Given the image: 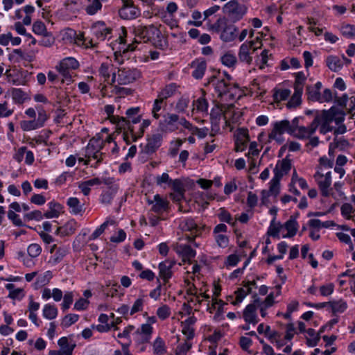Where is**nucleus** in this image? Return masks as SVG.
I'll return each mask as SVG.
<instances>
[{
	"mask_svg": "<svg viewBox=\"0 0 355 355\" xmlns=\"http://www.w3.org/2000/svg\"><path fill=\"white\" fill-rule=\"evenodd\" d=\"M283 228L287 231V234L282 236L283 238L293 237L296 234L298 229L297 222L291 217L283 225Z\"/></svg>",
	"mask_w": 355,
	"mask_h": 355,
	"instance_id": "72a5a7b5",
	"label": "nucleus"
},
{
	"mask_svg": "<svg viewBox=\"0 0 355 355\" xmlns=\"http://www.w3.org/2000/svg\"><path fill=\"white\" fill-rule=\"evenodd\" d=\"M153 352L157 355H164L166 353L167 347L164 340L161 337H157L152 344Z\"/></svg>",
	"mask_w": 355,
	"mask_h": 355,
	"instance_id": "e433bc0d",
	"label": "nucleus"
},
{
	"mask_svg": "<svg viewBox=\"0 0 355 355\" xmlns=\"http://www.w3.org/2000/svg\"><path fill=\"white\" fill-rule=\"evenodd\" d=\"M102 8V3L100 0L89 1V4L85 7L86 12L89 15H94L101 10Z\"/></svg>",
	"mask_w": 355,
	"mask_h": 355,
	"instance_id": "603ef678",
	"label": "nucleus"
},
{
	"mask_svg": "<svg viewBox=\"0 0 355 355\" xmlns=\"http://www.w3.org/2000/svg\"><path fill=\"white\" fill-rule=\"evenodd\" d=\"M257 307L254 301L252 303L246 306L243 311V318L246 323L252 324L254 325L258 323L259 319L257 314Z\"/></svg>",
	"mask_w": 355,
	"mask_h": 355,
	"instance_id": "a878e982",
	"label": "nucleus"
},
{
	"mask_svg": "<svg viewBox=\"0 0 355 355\" xmlns=\"http://www.w3.org/2000/svg\"><path fill=\"white\" fill-rule=\"evenodd\" d=\"M291 95V90L288 89L279 88L275 89L273 93V99L275 102H281L286 100Z\"/></svg>",
	"mask_w": 355,
	"mask_h": 355,
	"instance_id": "49530a36",
	"label": "nucleus"
},
{
	"mask_svg": "<svg viewBox=\"0 0 355 355\" xmlns=\"http://www.w3.org/2000/svg\"><path fill=\"white\" fill-rule=\"evenodd\" d=\"M227 227L223 223L215 226L213 230V236L217 245L221 248H225L229 244V238L226 235Z\"/></svg>",
	"mask_w": 355,
	"mask_h": 355,
	"instance_id": "2eb2a0df",
	"label": "nucleus"
},
{
	"mask_svg": "<svg viewBox=\"0 0 355 355\" xmlns=\"http://www.w3.org/2000/svg\"><path fill=\"white\" fill-rule=\"evenodd\" d=\"M254 281L248 282L243 287L238 288L235 292V297L230 296L228 300L234 305L240 304L247 295L252 293V289L255 287Z\"/></svg>",
	"mask_w": 355,
	"mask_h": 355,
	"instance_id": "412c9836",
	"label": "nucleus"
},
{
	"mask_svg": "<svg viewBox=\"0 0 355 355\" xmlns=\"http://www.w3.org/2000/svg\"><path fill=\"white\" fill-rule=\"evenodd\" d=\"M302 86L300 83H297L295 92L291 96V99L288 101L286 107L288 109H294L298 107L302 103Z\"/></svg>",
	"mask_w": 355,
	"mask_h": 355,
	"instance_id": "7c9ffc66",
	"label": "nucleus"
},
{
	"mask_svg": "<svg viewBox=\"0 0 355 355\" xmlns=\"http://www.w3.org/2000/svg\"><path fill=\"white\" fill-rule=\"evenodd\" d=\"M178 89V85L175 83H170L166 85L161 91L158 93L157 96L165 101L168 98L173 96Z\"/></svg>",
	"mask_w": 355,
	"mask_h": 355,
	"instance_id": "c9c22d12",
	"label": "nucleus"
},
{
	"mask_svg": "<svg viewBox=\"0 0 355 355\" xmlns=\"http://www.w3.org/2000/svg\"><path fill=\"white\" fill-rule=\"evenodd\" d=\"M225 105H216L215 107L212 108L210 116H211V122L213 128L216 129H219V122L220 118L223 117V112Z\"/></svg>",
	"mask_w": 355,
	"mask_h": 355,
	"instance_id": "2f4dec72",
	"label": "nucleus"
},
{
	"mask_svg": "<svg viewBox=\"0 0 355 355\" xmlns=\"http://www.w3.org/2000/svg\"><path fill=\"white\" fill-rule=\"evenodd\" d=\"M194 68L192 76L196 79H200L205 74L206 70V62L205 61H195L192 63Z\"/></svg>",
	"mask_w": 355,
	"mask_h": 355,
	"instance_id": "4c0bfd02",
	"label": "nucleus"
},
{
	"mask_svg": "<svg viewBox=\"0 0 355 355\" xmlns=\"http://www.w3.org/2000/svg\"><path fill=\"white\" fill-rule=\"evenodd\" d=\"M109 316L106 314L102 313L98 317V322H100L96 327V330L98 332H107L110 330V324L108 323Z\"/></svg>",
	"mask_w": 355,
	"mask_h": 355,
	"instance_id": "a18cd8bd",
	"label": "nucleus"
},
{
	"mask_svg": "<svg viewBox=\"0 0 355 355\" xmlns=\"http://www.w3.org/2000/svg\"><path fill=\"white\" fill-rule=\"evenodd\" d=\"M58 345L60 347V351L63 352L65 355H71L72 352L76 346L75 344L69 343L67 337H62L59 339Z\"/></svg>",
	"mask_w": 355,
	"mask_h": 355,
	"instance_id": "79ce46f5",
	"label": "nucleus"
},
{
	"mask_svg": "<svg viewBox=\"0 0 355 355\" xmlns=\"http://www.w3.org/2000/svg\"><path fill=\"white\" fill-rule=\"evenodd\" d=\"M80 67L79 62L73 57H67L59 62L55 67L57 71L66 79H70V71L76 70Z\"/></svg>",
	"mask_w": 355,
	"mask_h": 355,
	"instance_id": "f8f14e48",
	"label": "nucleus"
},
{
	"mask_svg": "<svg viewBox=\"0 0 355 355\" xmlns=\"http://www.w3.org/2000/svg\"><path fill=\"white\" fill-rule=\"evenodd\" d=\"M247 10L245 5L239 3L236 0H231L223 7V13L233 21L242 19Z\"/></svg>",
	"mask_w": 355,
	"mask_h": 355,
	"instance_id": "423d86ee",
	"label": "nucleus"
},
{
	"mask_svg": "<svg viewBox=\"0 0 355 355\" xmlns=\"http://www.w3.org/2000/svg\"><path fill=\"white\" fill-rule=\"evenodd\" d=\"M111 180L110 179H103V177L100 178H94L89 179L88 180L80 182L78 183V188L80 189L81 192L84 196H88L91 191V187L94 186H98L101 184H110Z\"/></svg>",
	"mask_w": 355,
	"mask_h": 355,
	"instance_id": "b1692460",
	"label": "nucleus"
},
{
	"mask_svg": "<svg viewBox=\"0 0 355 355\" xmlns=\"http://www.w3.org/2000/svg\"><path fill=\"white\" fill-rule=\"evenodd\" d=\"M8 59L10 62L13 63H18L25 59V55L21 49H14L9 54Z\"/></svg>",
	"mask_w": 355,
	"mask_h": 355,
	"instance_id": "052dcab7",
	"label": "nucleus"
},
{
	"mask_svg": "<svg viewBox=\"0 0 355 355\" xmlns=\"http://www.w3.org/2000/svg\"><path fill=\"white\" fill-rule=\"evenodd\" d=\"M162 135L161 133H154L148 138L146 148L148 151L153 152L158 148L162 144Z\"/></svg>",
	"mask_w": 355,
	"mask_h": 355,
	"instance_id": "473e14b6",
	"label": "nucleus"
},
{
	"mask_svg": "<svg viewBox=\"0 0 355 355\" xmlns=\"http://www.w3.org/2000/svg\"><path fill=\"white\" fill-rule=\"evenodd\" d=\"M180 227L182 232H185V237L190 242L193 241L195 238L202 232L201 228L192 218H186L182 220Z\"/></svg>",
	"mask_w": 355,
	"mask_h": 355,
	"instance_id": "9d476101",
	"label": "nucleus"
},
{
	"mask_svg": "<svg viewBox=\"0 0 355 355\" xmlns=\"http://www.w3.org/2000/svg\"><path fill=\"white\" fill-rule=\"evenodd\" d=\"M171 309L166 304L162 305L157 309L156 311L157 317L162 320L167 319L171 315Z\"/></svg>",
	"mask_w": 355,
	"mask_h": 355,
	"instance_id": "e2e57ef3",
	"label": "nucleus"
},
{
	"mask_svg": "<svg viewBox=\"0 0 355 355\" xmlns=\"http://www.w3.org/2000/svg\"><path fill=\"white\" fill-rule=\"evenodd\" d=\"M175 261L166 259L159 264V276L166 282L172 276V268L175 266Z\"/></svg>",
	"mask_w": 355,
	"mask_h": 355,
	"instance_id": "bb28decb",
	"label": "nucleus"
},
{
	"mask_svg": "<svg viewBox=\"0 0 355 355\" xmlns=\"http://www.w3.org/2000/svg\"><path fill=\"white\" fill-rule=\"evenodd\" d=\"M153 328L149 324H142L133 334L134 339L138 344L147 343L151 339Z\"/></svg>",
	"mask_w": 355,
	"mask_h": 355,
	"instance_id": "f3484780",
	"label": "nucleus"
},
{
	"mask_svg": "<svg viewBox=\"0 0 355 355\" xmlns=\"http://www.w3.org/2000/svg\"><path fill=\"white\" fill-rule=\"evenodd\" d=\"M306 344L309 347H315L320 341V332H316L313 329H308L306 331Z\"/></svg>",
	"mask_w": 355,
	"mask_h": 355,
	"instance_id": "58836bf2",
	"label": "nucleus"
},
{
	"mask_svg": "<svg viewBox=\"0 0 355 355\" xmlns=\"http://www.w3.org/2000/svg\"><path fill=\"white\" fill-rule=\"evenodd\" d=\"M122 6L119 9V16L125 20H132L139 17L141 11L132 0H121Z\"/></svg>",
	"mask_w": 355,
	"mask_h": 355,
	"instance_id": "0eeeda50",
	"label": "nucleus"
},
{
	"mask_svg": "<svg viewBox=\"0 0 355 355\" xmlns=\"http://www.w3.org/2000/svg\"><path fill=\"white\" fill-rule=\"evenodd\" d=\"M341 214L346 219H352L355 216V209L349 203H344L340 207Z\"/></svg>",
	"mask_w": 355,
	"mask_h": 355,
	"instance_id": "6e6d98bb",
	"label": "nucleus"
},
{
	"mask_svg": "<svg viewBox=\"0 0 355 355\" xmlns=\"http://www.w3.org/2000/svg\"><path fill=\"white\" fill-rule=\"evenodd\" d=\"M193 110L200 112H207L208 110V103L204 97H200L193 103Z\"/></svg>",
	"mask_w": 355,
	"mask_h": 355,
	"instance_id": "864d4df0",
	"label": "nucleus"
},
{
	"mask_svg": "<svg viewBox=\"0 0 355 355\" xmlns=\"http://www.w3.org/2000/svg\"><path fill=\"white\" fill-rule=\"evenodd\" d=\"M49 209L44 214L46 218H58L63 212V207L59 202L51 201L48 203Z\"/></svg>",
	"mask_w": 355,
	"mask_h": 355,
	"instance_id": "c756f323",
	"label": "nucleus"
},
{
	"mask_svg": "<svg viewBox=\"0 0 355 355\" xmlns=\"http://www.w3.org/2000/svg\"><path fill=\"white\" fill-rule=\"evenodd\" d=\"M252 44L244 42L241 45L238 53L240 62H244L248 65L252 64L253 60L252 54L257 50V47H252Z\"/></svg>",
	"mask_w": 355,
	"mask_h": 355,
	"instance_id": "4be33fe9",
	"label": "nucleus"
},
{
	"mask_svg": "<svg viewBox=\"0 0 355 355\" xmlns=\"http://www.w3.org/2000/svg\"><path fill=\"white\" fill-rule=\"evenodd\" d=\"M21 128L26 132L31 131L40 128V126L37 123L35 119L26 121L24 120L20 122Z\"/></svg>",
	"mask_w": 355,
	"mask_h": 355,
	"instance_id": "0e129e2a",
	"label": "nucleus"
},
{
	"mask_svg": "<svg viewBox=\"0 0 355 355\" xmlns=\"http://www.w3.org/2000/svg\"><path fill=\"white\" fill-rule=\"evenodd\" d=\"M272 128L268 136V142L275 141L278 144H282L284 141L283 135L288 132L293 135L292 126L288 120L277 121L271 124Z\"/></svg>",
	"mask_w": 355,
	"mask_h": 355,
	"instance_id": "7ed1b4c3",
	"label": "nucleus"
},
{
	"mask_svg": "<svg viewBox=\"0 0 355 355\" xmlns=\"http://www.w3.org/2000/svg\"><path fill=\"white\" fill-rule=\"evenodd\" d=\"M28 254L33 258L37 257L42 252V248L37 243H32L28 245L27 249Z\"/></svg>",
	"mask_w": 355,
	"mask_h": 355,
	"instance_id": "338daca9",
	"label": "nucleus"
},
{
	"mask_svg": "<svg viewBox=\"0 0 355 355\" xmlns=\"http://www.w3.org/2000/svg\"><path fill=\"white\" fill-rule=\"evenodd\" d=\"M329 308L334 314L342 313L347 309V302L340 299L329 302Z\"/></svg>",
	"mask_w": 355,
	"mask_h": 355,
	"instance_id": "f704fd0d",
	"label": "nucleus"
},
{
	"mask_svg": "<svg viewBox=\"0 0 355 355\" xmlns=\"http://www.w3.org/2000/svg\"><path fill=\"white\" fill-rule=\"evenodd\" d=\"M276 294L270 293L264 300H261L257 295L254 297V302L259 309L261 316L265 318L267 315V309L272 306L275 304V297L279 296L281 294V286H278L276 287Z\"/></svg>",
	"mask_w": 355,
	"mask_h": 355,
	"instance_id": "1a4fd4ad",
	"label": "nucleus"
},
{
	"mask_svg": "<svg viewBox=\"0 0 355 355\" xmlns=\"http://www.w3.org/2000/svg\"><path fill=\"white\" fill-rule=\"evenodd\" d=\"M103 179L111 180L110 184H104L107 186V189L103 191L101 196L100 201L105 205H110L112 203L115 195L119 190V185L115 183L114 179L110 177H103Z\"/></svg>",
	"mask_w": 355,
	"mask_h": 355,
	"instance_id": "dca6fc26",
	"label": "nucleus"
},
{
	"mask_svg": "<svg viewBox=\"0 0 355 355\" xmlns=\"http://www.w3.org/2000/svg\"><path fill=\"white\" fill-rule=\"evenodd\" d=\"M291 162L288 159H283L278 161L274 168V176L282 179V178L286 175L291 168Z\"/></svg>",
	"mask_w": 355,
	"mask_h": 355,
	"instance_id": "cd10ccee",
	"label": "nucleus"
},
{
	"mask_svg": "<svg viewBox=\"0 0 355 355\" xmlns=\"http://www.w3.org/2000/svg\"><path fill=\"white\" fill-rule=\"evenodd\" d=\"M192 347V343L189 340L180 344L175 349V355H186Z\"/></svg>",
	"mask_w": 355,
	"mask_h": 355,
	"instance_id": "69168bd1",
	"label": "nucleus"
},
{
	"mask_svg": "<svg viewBox=\"0 0 355 355\" xmlns=\"http://www.w3.org/2000/svg\"><path fill=\"white\" fill-rule=\"evenodd\" d=\"M237 32L238 28L234 25L227 23L220 33V38L225 42H232L236 38Z\"/></svg>",
	"mask_w": 355,
	"mask_h": 355,
	"instance_id": "c85d7f7f",
	"label": "nucleus"
},
{
	"mask_svg": "<svg viewBox=\"0 0 355 355\" xmlns=\"http://www.w3.org/2000/svg\"><path fill=\"white\" fill-rule=\"evenodd\" d=\"M107 117L111 123L116 124L119 129L123 130V132L128 130L130 121H128L125 118L114 116V114L108 116Z\"/></svg>",
	"mask_w": 355,
	"mask_h": 355,
	"instance_id": "ea45409f",
	"label": "nucleus"
},
{
	"mask_svg": "<svg viewBox=\"0 0 355 355\" xmlns=\"http://www.w3.org/2000/svg\"><path fill=\"white\" fill-rule=\"evenodd\" d=\"M280 180L278 178L273 176L269 182V192L273 196H277L280 191Z\"/></svg>",
	"mask_w": 355,
	"mask_h": 355,
	"instance_id": "4d7b16f0",
	"label": "nucleus"
},
{
	"mask_svg": "<svg viewBox=\"0 0 355 355\" xmlns=\"http://www.w3.org/2000/svg\"><path fill=\"white\" fill-rule=\"evenodd\" d=\"M144 45L137 41L126 45L122 36H119L114 43L112 44V48L116 57L125 54L128 51H139Z\"/></svg>",
	"mask_w": 355,
	"mask_h": 355,
	"instance_id": "6e6552de",
	"label": "nucleus"
},
{
	"mask_svg": "<svg viewBox=\"0 0 355 355\" xmlns=\"http://www.w3.org/2000/svg\"><path fill=\"white\" fill-rule=\"evenodd\" d=\"M12 98L15 103L21 104L27 98L26 94L21 89L12 88L10 90Z\"/></svg>",
	"mask_w": 355,
	"mask_h": 355,
	"instance_id": "8fccbe9b",
	"label": "nucleus"
},
{
	"mask_svg": "<svg viewBox=\"0 0 355 355\" xmlns=\"http://www.w3.org/2000/svg\"><path fill=\"white\" fill-rule=\"evenodd\" d=\"M179 116L175 114H168L164 119L159 122V128L163 132H173L178 129L177 123Z\"/></svg>",
	"mask_w": 355,
	"mask_h": 355,
	"instance_id": "5701e85b",
	"label": "nucleus"
},
{
	"mask_svg": "<svg viewBox=\"0 0 355 355\" xmlns=\"http://www.w3.org/2000/svg\"><path fill=\"white\" fill-rule=\"evenodd\" d=\"M283 229V225L279 222H276L275 219L273 218L270 222L267 233L272 237L279 238L280 232Z\"/></svg>",
	"mask_w": 355,
	"mask_h": 355,
	"instance_id": "09e8293b",
	"label": "nucleus"
},
{
	"mask_svg": "<svg viewBox=\"0 0 355 355\" xmlns=\"http://www.w3.org/2000/svg\"><path fill=\"white\" fill-rule=\"evenodd\" d=\"M112 28L107 26L105 22L99 21L92 26V34L100 41L110 39L112 37Z\"/></svg>",
	"mask_w": 355,
	"mask_h": 355,
	"instance_id": "aec40b11",
	"label": "nucleus"
},
{
	"mask_svg": "<svg viewBox=\"0 0 355 355\" xmlns=\"http://www.w3.org/2000/svg\"><path fill=\"white\" fill-rule=\"evenodd\" d=\"M150 124V121L149 119H144L138 130H135V128L129 123L128 130L124 132L123 134V139L127 144H130L131 141H135L137 139L143 136L145 129L148 128Z\"/></svg>",
	"mask_w": 355,
	"mask_h": 355,
	"instance_id": "4468645a",
	"label": "nucleus"
},
{
	"mask_svg": "<svg viewBox=\"0 0 355 355\" xmlns=\"http://www.w3.org/2000/svg\"><path fill=\"white\" fill-rule=\"evenodd\" d=\"M148 203L151 205V210L157 214H162L169 209V202L166 198L159 194L153 196V199L148 200Z\"/></svg>",
	"mask_w": 355,
	"mask_h": 355,
	"instance_id": "6ab92c4d",
	"label": "nucleus"
},
{
	"mask_svg": "<svg viewBox=\"0 0 355 355\" xmlns=\"http://www.w3.org/2000/svg\"><path fill=\"white\" fill-rule=\"evenodd\" d=\"M227 23L228 21L225 17H219L215 23L210 26L209 30L216 33H220Z\"/></svg>",
	"mask_w": 355,
	"mask_h": 355,
	"instance_id": "5fc2aeb1",
	"label": "nucleus"
},
{
	"mask_svg": "<svg viewBox=\"0 0 355 355\" xmlns=\"http://www.w3.org/2000/svg\"><path fill=\"white\" fill-rule=\"evenodd\" d=\"M349 146V142L343 138H340L338 139H334V141L331 143L329 146V154H333L334 148H338L340 150H344Z\"/></svg>",
	"mask_w": 355,
	"mask_h": 355,
	"instance_id": "3c124183",
	"label": "nucleus"
},
{
	"mask_svg": "<svg viewBox=\"0 0 355 355\" xmlns=\"http://www.w3.org/2000/svg\"><path fill=\"white\" fill-rule=\"evenodd\" d=\"M344 119L345 113L342 110L331 107L329 110H323L320 114L316 115L313 120L317 121V129L319 128L320 133L325 135L334 130V126L331 125L333 121L339 125Z\"/></svg>",
	"mask_w": 355,
	"mask_h": 355,
	"instance_id": "f257e3e1",
	"label": "nucleus"
},
{
	"mask_svg": "<svg viewBox=\"0 0 355 355\" xmlns=\"http://www.w3.org/2000/svg\"><path fill=\"white\" fill-rule=\"evenodd\" d=\"M241 116L242 113L239 108H236L232 104L225 105L223 112V119L225 125L229 127L230 130H232L234 128L232 125L239 123Z\"/></svg>",
	"mask_w": 355,
	"mask_h": 355,
	"instance_id": "ddd939ff",
	"label": "nucleus"
},
{
	"mask_svg": "<svg viewBox=\"0 0 355 355\" xmlns=\"http://www.w3.org/2000/svg\"><path fill=\"white\" fill-rule=\"evenodd\" d=\"M141 77V72L137 69L120 68L117 73L113 72L111 84L123 85L130 84Z\"/></svg>",
	"mask_w": 355,
	"mask_h": 355,
	"instance_id": "20e7f679",
	"label": "nucleus"
},
{
	"mask_svg": "<svg viewBox=\"0 0 355 355\" xmlns=\"http://www.w3.org/2000/svg\"><path fill=\"white\" fill-rule=\"evenodd\" d=\"M235 137V146L234 150L236 152L243 151L248 143L250 139L248 135V130L245 128H240L236 131L234 135Z\"/></svg>",
	"mask_w": 355,
	"mask_h": 355,
	"instance_id": "393cba45",
	"label": "nucleus"
},
{
	"mask_svg": "<svg viewBox=\"0 0 355 355\" xmlns=\"http://www.w3.org/2000/svg\"><path fill=\"white\" fill-rule=\"evenodd\" d=\"M58 309L53 304H46L44 306L42 315L47 320H53L58 315Z\"/></svg>",
	"mask_w": 355,
	"mask_h": 355,
	"instance_id": "a19ab883",
	"label": "nucleus"
},
{
	"mask_svg": "<svg viewBox=\"0 0 355 355\" xmlns=\"http://www.w3.org/2000/svg\"><path fill=\"white\" fill-rule=\"evenodd\" d=\"M314 178L319 187L322 196L329 197L333 195L332 188H331L332 178L330 171H327L325 168L320 167L314 175Z\"/></svg>",
	"mask_w": 355,
	"mask_h": 355,
	"instance_id": "39448f33",
	"label": "nucleus"
},
{
	"mask_svg": "<svg viewBox=\"0 0 355 355\" xmlns=\"http://www.w3.org/2000/svg\"><path fill=\"white\" fill-rule=\"evenodd\" d=\"M208 84L214 87L219 97L229 96L233 98L236 94L237 87L230 83V76L224 73L216 72L209 78Z\"/></svg>",
	"mask_w": 355,
	"mask_h": 355,
	"instance_id": "f03ea898",
	"label": "nucleus"
},
{
	"mask_svg": "<svg viewBox=\"0 0 355 355\" xmlns=\"http://www.w3.org/2000/svg\"><path fill=\"white\" fill-rule=\"evenodd\" d=\"M340 32L344 37L352 38L355 36V26L344 24L340 27Z\"/></svg>",
	"mask_w": 355,
	"mask_h": 355,
	"instance_id": "680f3d73",
	"label": "nucleus"
},
{
	"mask_svg": "<svg viewBox=\"0 0 355 355\" xmlns=\"http://www.w3.org/2000/svg\"><path fill=\"white\" fill-rule=\"evenodd\" d=\"M67 205L70 209V212L73 214H78L81 213L83 210V206L80 202V200L75 197H71L67 200Z\"/></svg>",
	"mask_w": 355,
	"mask_h": 355,
	"instance_id": "c03bdc74",
	"label": "nucleus"
},
{
	"mask_svg": "<svg viewBox=\"0 0 355 355\" xmlns=\"http://www.w3.org/2000/svg\"><path fill=\"white\" fill-rule=\"evenodd\" d=\"M101 148V141L99 139H92L87 144L85 150V155L88 158L86 161L85 164H89L91 159H96V167L98 164L101 162L102 153H100Z\"/></svg>",
	"mask_w": 355,
	"mask_h": 355,
	"instance_id": "9b49d317",
	"label": "nucleus"
},
{
	"mask_svg": "<svg viewBox=\"0 0 355 355\" xmlns=\"http://www.w3.org/2000/svg\"><path fill=\"white\" fill-rule=\"evenodd\" d=\"M64 251L62 249H57L49 259V263L55 265L60 262L64 257Z\"/></svg>",
	"mask_w": 355,
	"mask_h": 355,
	"instance_id": "774afa93",
	"label": "nucleus"
},
{
	"mask_svg": "<svg viewBox=\"0 0 355 355\" xmlns=\"http://www.w3.org/2000/svg\"><path fill=\"white\" fill-rule=\"evenodd\" d=\"M317 130V121H313L307 126H297L293 130V136L299 139H308L313 136Z\"/></svg>",
	"mask_w": 355,
	"mask_h": 355,
	"instance_id": "a211bd4d",
	"label": "nucleus"
},
{
	"mask_svg": "<svg viewBox=\"0 0 355 355\" xmlns=\"http://www.w3.org/2000/svg\"><path fill=\"white\" fill-rule=\"evenodd\" d=\"M327 65L329 69L334 71H338L343 67V62L337 56L329 55L326 60Z\"/></svg>",
	"mask_w": 355,
	"mask_h": 355,
	"instance_id": "37998d69",
	"label": "nucleus"
},
{
	"mask_svg": "<svg viewBox=\"0 0 355 355\" xmlns=\"http://www.w3.org/2000/svg\"><path fill=\"white\" fill-rule=\"evenodd\" d=\"M164 105H166V102L157 96V98L154 101L151 110L152 115L154 119H158L160 117V111Z\"/></svg>",
	"mask_w": 355,
	"mask_h": 355,
	"instance_id": "de8ad7c7",
	"label": "nucleus"
},
{
	"mask_svg": "<svg viewBox=\"0 0 355 355\" xmlns=\"http://www.w3.org/2000/svg\"><path fill=\"white\" fill-rule=\"evenodd\" d=\"M221 62L224 65L232 67L236 64L237 59L233 53L227 52L221 57Z\"/></svg>",
	"mask_w": 355,
	"mask_h": 355,
	"instance_id": "13d9d810",
	"label": "nucleus"
},
{
	"mask_svg": "<svg viewBox=\"0 0 355 355\" xmlns=\"http://www.w3.org/2000/svg\"><path fill=\"white\" fill-rule=\"evenodd\" d=\"M144 303H145L144 295H142V296L139 297V298H137L135 301L134 304H132V306L130 310V314L131 315H132L137 312L141 311L144 309Z\"/></svg>",
	"mask_w": 355,
	"mask_h": 355,
	"instance_id": "bf43d9fd",
	"label": "nucleus"
}]
</instances>
